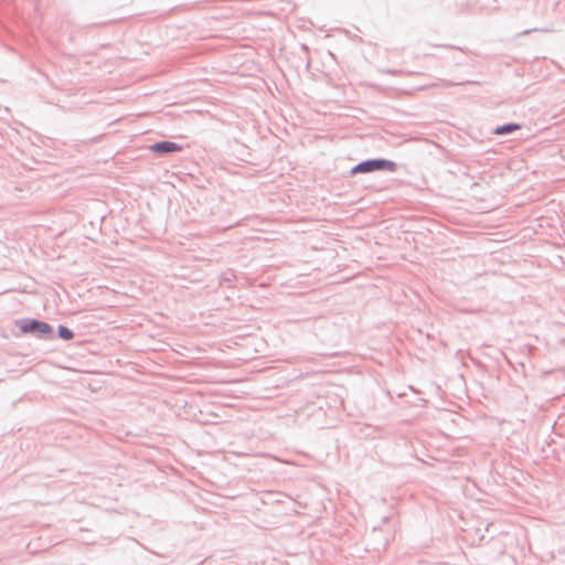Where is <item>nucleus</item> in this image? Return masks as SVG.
Segmentation results:
<instances>
[{
  "mask_svg": "<svg viewBox=\"0 0 565 565\" xmlns=\"http://www.w3.org/2000/svg\"><path fill=\"white\" fill-rule=\"evenodd\" d=\"M58 333H60V337L65 339V340H71L73 338V332L67 329L66 327H63L61 326L58 328Z\"/></svg>",
  "mask_w": 565,
  "mask_h": 565,
  "instance_id": "obj_4",
  "label": "nucleus"
},
{
  "mask_svg": "<svg viewBox=\"0 0 565 565\" xmlns=\"http://www.w3.org/2000/svg\"><path fill=\"white\" fill-rule=\"evenodd\" d=\"M388 162L384 160L364 161L352 169V173H367L375 170H381L386 167Z\"/></svg>",
  "mask_w": 565,
  "mask_h": 565,
  "instance_id": "obj_1",
  "label": "nucleus"
},
{
  "mask_svg": "<svg viewBox=\"0 0 565 565\" xmlns=\"http://www.w3.org/2000/svg\"><path fill=\"white\" fill-rule=\"evenodd\" d=\"M24 331H39L41 333H49L51 332V327L45 322L40 321H32L29 326H25L23 328Z\"/></svg>",
  "mask_w": 565,
  "mask_h": 565,
  "instance_id": "obj_3",
  "label": "nucleus"
},
{
  "mask_svg": "<svg viewBox=\"0 0 565 565\" xmlns=\"http://www.w3.org/2000/svg\"><path fill=\"white\" fill-rule=\"evenodd\" d=\"M514 128H516V126H514V127H513V126H510V125H509V126H502V127L498 128V129L495 130V132H497V134H499V135H501V134H504V132H510V131H512Z\"/></svg>",
  "mask_w": 565,
  "mask_h": 565,
  "instance_id": "obj_5",
  "label": "nucleus"
},
{
  "mask_svg": "<svg viewBox=\"0 0 565 565\" xmlns=\"http://www.w3.org/2000/svg\"><path fill=\"white\" fill-rule=\"evenodd\" d=\"M150 149L157 153H169V152L181 151L182 147L175 142L162 141V142H157V143L152 145L150 147Z\"/></svg>",
  "mask_w": 565,
  "mask_h": 565,
  "instance_id": "obj_2",
  "label": "nucleus"
}]
</instances>
